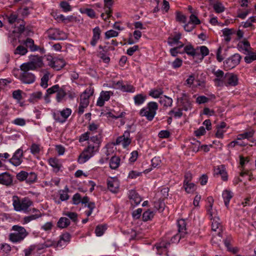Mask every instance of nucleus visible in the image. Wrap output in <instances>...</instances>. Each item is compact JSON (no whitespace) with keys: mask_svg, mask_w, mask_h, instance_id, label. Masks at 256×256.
I'll list each match as a JSON object with an SVG mask.
<instances>
[{"mask_svg":"<svg viewBox=\"0 0 256 256\" xmlns=\"http://www.w3.org/2000/svg\"><path fill=\"white\" fill-rule=\"evenodd\" d=\"M30 212L34 213V214L24 216L22 219V223L24 224H28L30 222L36 220L42 216V212L37 208H32Z\"/></svg>","mask_w":256,"mask_h":256,"instance_id":"obj_16","label":"nucleus"},{"mask_svg":"<svg viewBox=\"0 0 256 256\" xmlns=\"http://www.w3.org/2000/svg\"><path fill=\"white\" fill-rule=\"evenodd\" d=\"M68 188L66 186L64 190H60V198L62 201L68 200L69 198L68 194Z\"/></svg>","mask_w":256,"mask_h":256,"instance_id":"obj_46","label":"nucleus"},{"mask_svg":"<svg viewBox=\"0 0 256 256\" xmlns=\"http://www.w3.org/2000/svg\"><path fill=\"white\" fill-rule=\"evenodd\" d=\"M102 138L100 131L99 132V134L90 137V140L88 142V146L78 157V162L80 164L86 162L98 151L102 142Z\"/></svg>","mask_w":256,"mask_h":256,"instance_id":"obj_1","label":"nucleus"},{"mask_svg":"<svg viewBox=\"0 0 256 256\" xmlns=\"http://www.w3.org/2000/svg\"><path fill=\"white\" fill-rule=\"evenodd\" d=\"M104 12L102 13L100 16L103 20H106L112 16V10L111 8L104 7Z\"/></svg>","mask_w":256,"mask_h":256,"instance_id":"obj_45","label":"nucleus"},{"mask_svg":"<svg viewBox=\"0 0 256 256\" xmlns=\"http://www.w3.org/2000/svg\"><path fill=\"white\" fill-rule=\"evenodd\" d=\"M177 224L178 233L182 236H185L187 234L186 221L183 219L180 220H178Z\"/></svg>","mask_w":256,"mask_h":256,"instance_id":"obj_26","label":"nucleus"},{"mask_svg":"<svg viewBox=\"0 0 256 256\" xmlns=\"http://www.w3.org/2000/svg\"><path fill=\"white\" fill-rule=\"evenodd\" d=\"M159 102L164 106L168 107L172 106V100L168 96H164L160 98Z\"/></svg>","mask_w":256,"mask_h":256,"instance_id":"obj_37","label":"nucleus"},{"mask_svg":"<svg viewBox=\"0 0 256 256\" xmlns=\"http://www.w3.org/2000/svg\"><path fill=\"white\" fill-rule=\"evenodd\" d=\"M146 96H144L142 94H138L136 95L134 97V104L136 106L142 105L146 100Z\"/></svg>","mask_w":256,"mask_h":256,"instance_id":"obj_36","label":"nucleus"},{"mask_svg":"<svg viewBox=\"0 0 256 256\" xmlns=\"http://www.w3.org/2000/svg\"><path fill=\"white\" fill-rule=\"evenodd\" d=\"M106 230V226L105 225H98L95 230V233L98 236H102L104 231Z\"/></svg>","mask_w":256,"mask_h":256,"instance_id":"obj_49","label":"nucleus"},{"mask_svg":"<svg viewBox=\"0 0 256 256\" xmlns=\"http://www.w3.org/2000/svg\"><path fill=\"white\" fill-rule=\"evenodd\" d=\"M23 151L22 149L17 150L12 158L10 159V162L14 166H20L22 162Z\"/></svg>","mask_w":256,"mask_h":256,"instance_id":"obj_15","label":"nucleus"},{"mask_svg":"<svg viewBox=\"0 0 256 256\" xmlns=\"http://www.w3.org/2000/svg\"><path fill=\"white\" fill-rule=\"evenodd\" d=\"M176 20L179 22L186 23V18L180 12H176Z\"/></svg>","mask_w":256,"mask_h":256,"instance_id":"obj_64","label":"nucleus"},{"mask_svg":"<svg viewBox=\"0 0 256 256\" xmlns=\"http://www.w3.org/2000/svg\"><path fill=\"white\" fill-rule=\"evenodd\" d=\"M212 220V230L213 232H216V234H213L212 242V244H219L222 242V225L219 218L216 216H210Z\"/></svg>","mask_w":256,"mask_h":256,"instance_id":"obj_3","label":"nucleus"},{"mask_svg":"<svg viewBox=\"0 0 256 256\" xmlns=\"http://www.w3.org/2000/svg\"><path fill=\"white\" fill-rule=\"evenodd\" d=\"M130 130H126L123 134L118 136L116 140V144H122L124 148L127 147L132 142V138H130Z\"/></svg>","mask_w":256,"mask_h":256,"instance_id":"obj_11","label":"nucleus"},{"mask_svg":"<svg viewBox=\"0 0 256 256\" xmlns=\"http://www.w3.org/2000/svg\"><path fill=\"white\" fill-rule=\"evenodd\" d=\"M12 230L14 231V232L9 234V240L14 243L20 242L22 241L28 234L24 227L18 225L13 226Z\"/></svg>","mask_w":256,"mask_h":256,"instance_id":"obj_5","label":"nucleus"},{"mask_svg":"<svg viewBox=\"0 0 256 256\" xmlns=\"http://www.w3.org/2000/svg\"><path fill=\"white\" fill-rule=\"evenodd\" d=\"M183 186L188 193L192 192L196 190V185L192 182H189L186 184L184 183Z\"/></svg>","mask_w":256,"mask_h":256,"instance_id":"obj_47","label":"nucleus"},{"mask_svg":"<svg viewBox=\"0 0 256 256\" xmlns=\"http://www.w3.org/2000/svg\"><path fill=\"white\" fill-rule=\"evenodd\" d=\"M60 6L64 12H67L70 11L72 10L71 6L66 2L62 1L60 3Z\"/></svg>","mask_w":256,"mask_h":256,"instance_id":"obj_60","label":"nucleus"},{"mask_svg":"<svg viewBox=\"0 0 256 256\" xmlns=\"http://www.w3.org/2000/svg\"><path fill=\"white\" fill-rule=\"evenodd\" d=\"M154 213L152 211L148 210L144 212L142 214V218L144 222L151 220L154 217Z\"/></svg>","mask_w":256,"mask_h":256,"instance_id":"obj_44","label":"nucleus"},{"mask_svg":"<svg viewBox=\"0 0 256 256\" xmlns=\"http://www.w3.org/2000/svg\"><path fill=\"white\" fill-rule=\"evenodd\" d=\"M28 52L26 48L22 45H20L14 50V54L24 56Z\"/></svg>","mask_w":256,"mask_h":256,"instance_id":"obj_41","label":"nucleus"},{"mask_svg":"<svg viewBox=\"0 0 256 256\" xmlns=\"http://www.w3.org/2000/svg\"><path fill=\"white\" fill-rule=\"evenodd\" d=\"M224 85L226 86H235L238 84V78L237 75L233 73L228 72L224 75Z\"/></svg>","mask_w":256,"mask_h":256,"instance_id":"obj_13","label":"nucleus"},{"mask_svg":"<svg viewBox=\"0 0 256 256\" xmlns=\"http://www.w3.org/2000/svg\"><path fill=\"white\" fill-rule=\"evenodd\" d=\"M19 79L22 83L30 84L35 82L36 76L32 72H22L20 74Z\"/></svg>","mask_w":256,"mask_h":256,"instance_id":"obj_14","label":"nucleus"},{"mask_svg":"<svg viewBox=\"0 0 256 256\" xmlns=\"http://www.w3.org/2000/svg\"><path fill=\"white\" fill-rule=\"evenodd\" d=\"M70 219L66 217H61L57 222V226L60 228H64L70 224Z\"/></svg>","mask_w":256,"mask_h":256,"instance_id":"obj_30","label":"nucleus"},{"mask_svg":"<svg viewBox=\"0 0 256 256\" xmlns=\"http://www.w3.org/2000/svg\"><path fill=\"white\" fill-rule=\"evenodd\" d=\"M222 196L224 199V205L227 208H228L229 206L230 202L233 197L232 192L230 190H226L223 191L222 194Z\"/></svg>","mask_w":256,"mask_h":256,"instance_id":"obj_27","label":"nucleus"},{"mask_svg":"<svg viewBox=\"0 0 256 256\" xmlns=\"http://www.w3.org/2000/svg\"><path fill=\"white\" fill-rule=\"evenodd\" d=\"M99 125L98 124H96L94 122L91 123L89 124L88 128L90 130L89 132H90L91 136H94V134L95 133H97L96 134H99V132H101V134L102 133V130L99 128Z\"/></svg>","mask_w":256,"mask_h":256,"instance_id":"obj_35","label":"nucleus"},{"mask_svg":"<svg viewBox=\"0 0 256 256\" xmlns=\"http://www.w3.org/2000/svg\"><path fill=\"white\" fill-rule=\"evenodd\" d=\"M71 114V109L66 108L61 111H57L53 112L52 116L55 121L62 124L66 122Z\"/></svg>","mask_w":256,"mask_h":256,"instance_id":"obj_7","label":"nucleus"},{"mask_svg":"<svg viewBox=\"0 0 256 256\" xmlns=\"http://www.w3.org/2000/svg\"><path fill=\"white\" fill-rule=\"evenodd\" d=\"M22 44L26 46V48H28L30 52H34L40 50L41 51H44V49H41L40 48L34 44V40L31 38H27L26 40H24Z\"/></svg>","mask_w":256,"mask_h":256,"instance_id":"obj_19","label":"nucleus"},{"mask_svg":"<svg viewBox=\"0 0 256 256\" xmlns=\"http://www.w3.org/2000/svg\"><path fill=\"white\" fill-rule=\"evenodd\" d=\"M72 204L78 205L81 203L82 198L80 194L79 193L75 194L72 198Z\"/></svg>","mask_w":256,"mask_h":256,"instance_id":"obj_61","label":"nucleus"},{"mask_svg":"<svg viewBox=\"0 0 256 256\" xmlns=\"http://www.w3.org/2000/svg\"><path fill=\"white\" fill-rule=\"evenodd\" d=\"M46 33L48 38L52 40H64L67 38L66 34L58 28H50Z\"/></svg>","mask_w":256,"mask_h":256,"instance_id":"obj_8","label":"nucleus"},{"mask_svg":"<svg viewBox=\"0 0 256 256\" xmlns=\"http://www.w3.org/2000/svg\"><path fill=\"white\" fill-rule=\"evenodd\" d=\"M38 178L37 174L34 172H28L26 182L28 184L34 183Z\"/></svg>","mask_w":256,"mask_h":256,"instance_id":"obj_40","label":"nucleus"},{"mask_svg":"<svg viewBox=\"0 0 256 256\" xmlns=\"http://www.w3.org/2000/svg\"><path fill=\"white\" fill-rule=\"evenodd\" d=\"M30 62L34 66L36 69L42 68L44 65L42 58L38 56H32Z\"/></svg>","mask_w":256,"mask_h":256,"instance_id":"obj_25","label":"nucleus"},{"mask_svg":"<svg viewBox=\"0 0 256 256\" xmlns=\"http://www.w3.org/2000/svg\"><path fill=\"white\" fill-rule=\"evenodd\" d=\"M118 35V32L113 30H110L105 32V38L108 39L111 38L116 37Z\"/></svg>","mask_w":256,"mask_h":256,"instance_id":"obj_56","label":"nucleus"},{"mask_svg":"<svg viewBox=\"0 0 256 256\" xmlns=\"http://www.w3.org/2000/svg\"><path fill=\"white\" fill-rule=\"evenodd\" d=\"M213 8L215 12L217 13H221L224 11L225 8L223 4L220 2H216L213 6Z\"/></svg>","mask_w":256,"mask_h":256,"instance_id":"obj_53","label":"nucleus"},{"mask_svg":"<svg viewBox=\"0 0 256 256\" xmlns=\"http://www.w3.org/2000/svg\"><path fill=\"white\" fill-rule=\"evenodd\" d=\"M244 54L246 56L244 58L245 62L247 64H250L253 61L256 60V53L252 52L251 50Z\"/></svg>","mask_w":256,"mask_h":256,"instance_id":"obj_38","label":"nucleus"},{"mask_svg":"<svg viewBox=\"0 0 256 256\" xmlns=\"http://www.w3.org/2000/svg\"><path fill=\"white\" fill-rule=\"evenodd\" d=\"M184 52L192 56H200V54L196 52V50H195L191 44L187 45L184 46Z\"/></svg>","mask_w":256,"mask_h":256,"instance_id":"obj_34","label":"nucleus"},{"mask_svg":"<svg viewBox=\"0 0 256 256\" xmlns=\"http://www.w3.org/2000/svg\"><path fill=\"white\" fill-rule=\"evenodd\" d=\"M34 204L33 202L28 197H25L20 200L16 196L12 197V205L14 210L16 212H24L28 213L31 211L30 208Z\"/></svg>","mask_w":256,"mask_h":256,"instance_id":"obj_2","label":"nucleus"},{"mask_svg":"<svg viewBox=\"0 0 256 256\" xmlns=\"http://www.w3.org/2000/svg\"><path fill=\"white\" fill-rule=\"evenodd\" d=\"M26 176L27 172L24 170H22L16 174V178L17 180H18L20 182H23L24 180L26 181Z\"/></svg>","mask_w":256,"mask_h":256,"instance_id":"obj_57","label":"nucleus"},{"mask_svg":"<svg viewBox=\"0 0 256 256\" xmlns=\"http://www.w3.org/2000/svg\"><path fill=\"white\" fill-rule=\"evenodd\" d=\"M178 106L184 110L188 111L192 108V104L188 96L185 93H182L180 98H178Z\"/></svg>","mask_w":256,"mask_h":256,"instance_id":"obj_10","label":"nucleus"},{"mask_svg":"<svg viewBox=\"0 0 256 256\" xmlns=\"http://www.w3.org/2000/svg\"><path fill=\"white\" fill-rule=\"evenodd\" d=\"M118 88L124 92H134L135 88L130 84H124L122 82L118 81L116 82Z\"/></svg>","mask_w":256,"mask_h":256,"instance_id":"obj_24","label":"nucleus"},{"mask_svg":"<svg viewBox=\"0 0 256 256\" xmlns=\"http://www.w3.org/2000/svg\"><path fill=\"white\" fill-rule=\"evenodd\" d=\"M20 70L22 72H30L29 71L30 70H33L36 69L35 68L34 66L32 64L29 62L22 64L20 66Z\"/></svg>","mask_w":256,"mask_h":256,"instance_id":"obj_39","label":"nucleus"},{"mask_svg":"<svg viewBox=\"0 0 256 256\" xmlns=\"http://www.w3.org/2000/svg\"><path fill=\"white\" fill-rule=\"evenodd\" d=\"M181 36L182 35L180 33H178L174 38H169L168 39V44L172 46L174 44H178L180 43V40L181 38Z\"/></svg>","mask_w":256,"mask_h":256,"instance_id":"obj_42","label":"nucleus"},{"mask_svg":"<svg viewBox=\"0 0 256 256\" xmlns=\"http://www.w3.org/2000/svg\"><path fill=\"white\" fill-rule=\"evenodd\" d=\"M87 207L89 208L88 210L85 211L84 213L88 217L90 216L92 212V210L95 208H96V204L94 202H90L88 203V204L87 205Z\"/></svg>","mask_w":256,"mask_h":256,"instance_id":"obj_63","label":"nucleus"},{"mask_svg":"<svg viewBox=\"0 0 256 256\" xmlns=\"http://www.w3.org/2000/svg\"><path fill=\"white\" fill-rule=\"evenodd\" d=\"M120 159L118 156H112L110 162V168L113 170L116 169L120 166Z\"/></svg>","mask_w":256,"mask_h":256,"instance_id":"obj_33","label":"nucleus"},{"mask_svg":"<svg viewBox=\"0 0 256 256\" xmlns=\"http://www.w3.org/2000/svg\"><path fill=\"white\" fill-rule=\"evenodd\" d=\"M56 93V100L58 102H60L67 94L66 86H62V87H60Z\"/></svg>","mask_w":256,"mask_h":256,"instance_id":"obj_29","label":"nucleus"},{"mask_svg":"<svg viewBox=\"0 0 256 256\" xmlns=\"http://www.w3.org/2000/svg\"><path fill=\"white\" fill-rule=\"evenodd\" d=\"M71 238L70 234L68 232H65L60 236V240L57 242L58 246H63L70 242Z\"/></svg>","mask_w":256,"mask_h":256,"instance_id":"obj_23","label":"nucleus"},{"mask_svg":"<svg viewBox=\"0 0 256 256\" xmlns=\"http://www.w3.org/2000/svg\"><path fill=\"white\" fill-rule=\"evenodd\" d=\"M162 92V90L161 88L154 89L150 92V96L153 98H158Z\"/></svg>","mask_w":256,"mask_h":256,"instance_id":"obj_55","label":"nucleus"},{"mask_svg":"<svg viewBox=\"0 0 256 256\" xmlns=\"http://www.w3.org/2000/svg\"><path fill=\"white\" fill-rule=\"evenodd\" d=\"M223 36H224V41L228 42L231 40V35L234 33V30L233 28H225L222 30Z\"/></svg>","mask_w":256,"mask_h":256,"instance_id":"obj_31","label":"nucleus"},{"mask_svg":"<svg viewBox=\"0 0 256 256\" xmlns=\"http://www.w3.org/2000/svg\"><path fill=\"white\" fill-rule=\"evenodd\" d=\"M208 202V214L210 216H212V208L214 203V199L212 197H208L207 198Z\"/></svg>","mask_w":256,"mask_h":256,"instance_id":"obj_59","label":"nucleus"},{"mask_svg":"<svg viewBox=\"0 0 256 256\" xmlns=\"http://www.w3.org/2000/svg\"><path fill=\"white\" fill-rule=\"evenodd\" d=\"M108 190L112 193H117L119 190L120 182L117 178L110 177L107 179Z\"/></svg>","mask_w":256,"mask_h":256,"instance_id":"obj_12","label":"nucleus"},{"mask_svg":"<svg viewBox=\"0 0 256 256\" xmlns=\"http://www.w3.org/2000/svg\"><path fill=\"white\" fill-rule=\"evenodd\" d=\"M232 240L231 236H227L225 239L224 240V242L225 246L228 248L229 251L232 252L234 253H236V251L234 250V248L230 247V242Z\"/></svg>","mask_w":256,"mask_h":256,"instance_id":"obj_52","label":"nucleus"},{"mask_svg":"<svg viewBox=\"0 0 256 256\" xmlns=\"http://www.w3.org/2000/svg\"><path fill=\"white\" fill-rule=\"evenodd\" d=\"M242 59V56L238 54H234L226 59L224 62V66L226 70H230L238 66Z\"/></svg>","mask_w":256,"mask_h":256,"instance_id":"obj_6","label":"nucleus"},{"mask_svg":"<svg viewBox=\"0 0 256 256\" xmlns=\"http://www.w3.org/2000/svg\"><path fill=\"white\" fill-rule=\"evenodd\" d=\"M64 215L68 217L70 219L72 220V222H73L74 223H76L78 221V215L76 212H66L64 214Z\"/></svg>","mask_w":256,"mask_h":256,"instance_id":"obj_51","label":"nucleus"},{"mask_svg":"<svg viewBox=\"0 0 256 256\" xmlns=\"http://www.w3.org/2000/svg\"><path fill=\"white\" fill-rule=\"evenodd\" d=\"M128 198L132 204L138 205L142 201V198L135 190H131L128 191Z\"/></svg>","mask_w":256,"mask_h":256,"instance_id":"obj_18","label":"nucleus"},{"mask_svg":"<svg viewBox=\"0 0 256 256\" xmlns=\"http://www.w3.org/2000/svg\"><path fill=\"white\" fill-rule=\"evenodd\" d=\"M49 80V73L47 72L44 74L41 78L40 86L46 88L48 86V81Z\"/></svg>","mask_w":256,"mask_h":256,"instance_id":"obj_50","label":"nucleus"},{"mask_svg":"<svg viewBox=\"0 0 256 256\" xmlns=\"http://www.w3.org/2000/svg\"><path fill=\"white\" fill-rule=\"evenodd\" d=\"M190 22L194 26L199 24L200 23V21L198 16L192 14L190 16Z\"/></svg>","mask_w":256,"mask_h":256,"instance_id":"obj_62","label":"nucleus"},{"mask_svg":"<svg viewBox=\"0 0 256 256\" xmlns=\"http://www.w3.org/2000/svg\"><path fill=\"white\" fill-rule=\"evenodd\" d=\"M238 46L244 54H247L246 52L250 51L252 49L250 44L248 40H244L240 42L238 44Z\"/></svg>","mask_w":256,"mask_h":256,"instance_id":"obj_32","label":"nucleus"},{"mask_svg":"<svg viewBox=\"0 0 256 256\" xmlns=\"http://www.w3.org/2000/svg\"><path fill=\"white\" fill-rule=\"evenodd\" d=\"M0 184L6 186L13 185V176L8 172L0 174Z\"/></svg>","mask_w":256,"mask_h":256,"instance_id":"obj_17","label":"nucleus"},{"mask_svg":"<svg viewBox=\"0 0 256 256\" xmlns=\"http://www.w3.org/2000/svg\"><path fill=\"white\" fill-rule=\"evenodd\" d=\"M102 31L98 26H96L92 30L93 36L90 41V44L94 46L100 38Z\"/></svg>","mask_w":256,"mask_h":256,"instance_id":"obj_22","label":"nucleus"},{"mask_svg":"<svg viewBox=\"0 0 256 256\" xmlns=\"http://www.w3.org/2000/svg\"><path fill=\"white\" fill-rule=\"evenodd\" d=\"M200 54L198 56H200V59L202 60L204 56H208L209 54V50L208 48L204 46L200 47Z\"/></svg>","mask_w":256,"mask_h":256,"instance_id":"obj_48","label":"nucleus"},{"mask_svg":"<svg viewBox=\"0 0 256 256\" xmlns=\"http://www.w3.org/2000/svg\"><path fill=\"white\" fill-rule=\"evenodd\" d=\"M48 65L54 69L59 70L66 66V62L62 58H52V56L47 58Z\"/></svg>","mask_w":256,"mask_h":256,"instance_id":"obj_9","label":"nucleus"},{"mask_svg":"<svg viewBox=\"0 0 256 256\" xmlns=\"http://www.w3.org/2000/svg\"><path fill=\"white\" fill-rule=\"evenodd\" d=\"M216 78L214 80V82L218 86H221L224 83V75L222 70H218L216 71L212 72Z\"/></svg>","mask_w":256,"mask_h":256,"instance_id":"obj_20","label":"nucleus"},{"mask_svg":"<svg viewBox=\"0 0 256 256\" xmlns=\"http://www.w3.org/2000/svg\"><path fill=\"white\" fill-rule=\"evenodd\" d=\"M158 109V104L154 102H150L140 110L139 114L142 117H146L148 120L150 122L154 118Z\"/></svg>","mask_w":256,"mask_h":256,"instance_id":"obj_4","label":"nucleus"},{"mask_svg":"<svg viewBox=\"0 0 256 256\" xmlns=\"http://www.w3.org/2000/svg\"><path fill=\"white\" fill-rule=\"evenodd\" d=\"M170 245V242L164 240H162L158 244L156 245L157 249V254L161 255L162 252V250H166Z\"/></svg>","mask_w":256,"mask_h":256,"instance_id":"obj_28","label":"nucleus"},{"mask_svg":"<svg viewBox=\"0 0 256 256\" xmlns=\"http://www.w3.org/2000/svg\"><path fill=\"white\" fill-rule=\"evenodd\" d=\"M154 208L160 212H162L165 208V204L160 200H159L154 202Z\"/></svg>","mask_w":256,"mask_h":256,"instance_id":"obj_43","label":"nucleus"},{"mask_svg":"<svg viewBox=\"0 0 256 256\" xmlns=\"http://www.w3.org/2000/svg\"><path fill=\"white\" fill-rule=\"evenodd\" d=\"M36 250V246L34 245L30 246L24 250V256H33L34 254V251Z\"/></svg>","mask_w":256,"mask_h":256,"instance_id":"obj_54","label":"nucleus"},{"mask_svg":"<svg viewBox=\"0 0 256 256\" xmlns=\"http://www.w3.org/2000/svg\"><path fill=\"white\" fill-rule=\"evenodd\" d=\"M50 165L53 168L55 172H58L61 168L62 165L58 159L56 158H51L48 160Z\"/></svg>","mask_w":256,"mask_h":256,"instance_id":"obj_21","label":"nucleus"},{"mask_svg":"<svg viewBox=\"0 0 256 256\" xmlns=\"http://www.w3.org/2000/svg\"><path fill=\"white\" fill-rule=\"evenodd\" d=\"M30 150L32 154H38L40 152V146L38 144H32L30 146Z\"/></svg>","mask_w":256,"mask_h":256,"instance_id":"obj_58","label":"nucleus"}]
</instances>
